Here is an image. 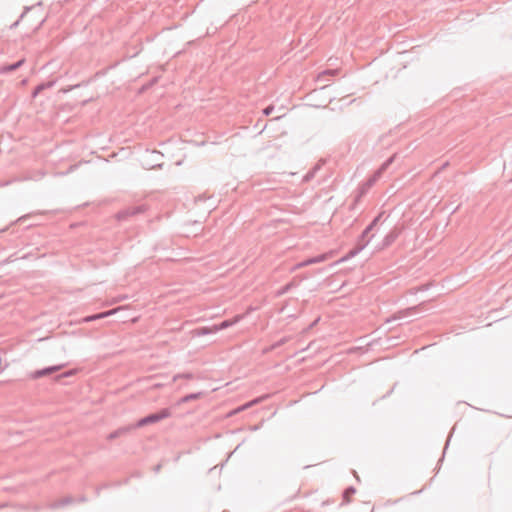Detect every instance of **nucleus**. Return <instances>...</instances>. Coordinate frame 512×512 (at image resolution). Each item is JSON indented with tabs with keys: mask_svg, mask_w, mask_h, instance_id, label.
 Wrapping results in <instances>:
<instances>
[{
	"mask_svg": "<svg viewBox=\"0 0 512 512\" xmlns=\"http://www.w3.org/2000/svg\"><path fill=\"white\" fill-rule=\"evenodd\" d=\"M395 157L396 155H393L390 158H388L365 182H363L359 186L356 200H359L361 197H363L370 190V188L381 178L382 174L393 163Z\"/></svg>",
	"mask_w": 512,
	"mask_h": 512,
	"instance_id": "nucleus-1",
	"label": "nucleus"
},
{
	"mask_svg": "<svg viewBox=\"0 0 512 512\" xmlns=\"http://www.w3.org/2000/svg\"><path fill=\"white\" fill-rule=\"evenodd\" d=\"M171 416V411L168 408H163L160 411L156 413L149 414L141 419H139L135 424H133V427L141 428L150 424L157 423L161 420H164L166 418H169Z\"/></svg>",
	"mask_w": 512,
	"mask_h": 512,
	"instance_id": "nucleus-2",
	"label": "nucleus"
},
{
	"mask_svg": "<svg viewBox=\"0 0 512 512\" xmlns=\"http://www.w3.org/2000/svg\"><path fill=\"white\" fill-rule=\"evenodd\" d=\"M145 211L144 205L128 207L118 213L119 220H126L129 217L135 216L137 214L143 213Z\"/></svg>",
	"mask_w": 512,
	"mask_h": 512,
	"instance_id": "nucleus-3",
	"label": "nucleus"
},
{
	"mask_svg": "<svg viewBox=\"0 0 512 512\" xmlns=\"http://www.w3.org/2000/svg\"><path fill=\"white\" fill-rule=\"evenodd\" d=\"M382 214H379L377 217H375L373 219V221L364 229V231L361 233V235L359 236L358 238V241L359 243H363L364 241L366 240H369L371 239V237H369V233L373 230V228L377 225L378 221L380 220Z\"/></svg>",
	"mask_w": 512,
	"mask_h": 512,
	"instance_id": "nucleus-4",
	"label": "nucleus"
},
{
	"mask_svg": "<svg viewBox=\"0 0 512 512\" xmlns=\"http://www.w3.org/2000/svg\"><path fill=\"white\" fill-rule=\"evenodd\" d=\"M242 318H243L242 315H236L232 319H227V320L222 321L219 324H215L214 325V331L218 332V331L227 329V328L235 325L236 323H238Z\"/></svg>",
	"mask_w": 512,
	"mask_h": 512,
	"instance_id": "nucleus-5",
	"label": "nucleus"
},
{
	"mask_svg": "<svg viewBox=\"0 0 512 512\" xmlns=\"http://www.w3.org/2000/svg\"><path fill=\"white\" fill-rule=\"evenodd\" d=\"M62 367H63V365H55V366H50V367H46V368L37 370L34 372L33 378L38 379V378H41L44 376L51 375L54 372L59 371Z\"/></svg>",
	"mask_w": 512,
	"mask_h": 512,
	"instance_id": "nucleus-6",
	"label": "nucleus"
},
{
	"mask_svg": "<svg viewBox=\"0 0 512 512\" xmlns=\"http://www.w3.org/2000/svg\"><path fill=\"white\" fill-rule=\"evenodd\" d=\"M368 243H369V240H366V241H364L363 243H359V242H357L356 246H355L352 250H350V251L347 253V255H346V256L342 257V258L340 259V261H339V262H344V261H346V260L350 259L351 257H354V256H355V255H357L360 251H362V250L367 246V244H368Z\"/></svg>",
	"mask_w": 512,
	"mask_h": 512,
	"instance_id": "nucleus-7",
	"label": "nucleus"
},
{
	"mask_svg": "<svg viewBox=\"0 0 512 512\" xmlns=\"http://www.w3.org/2000/svg\"><path fill=\"white\" fill-rule=\"evenodd\" d=\"M133 429H135L133 427V424L132 425H128V426H124V427H121L115 431H113L112 433H110L108 435V439L109 440H114L120 436H123V435H126L128 434L130 431H132Z\"/></svg>",
	"mask_w": 512,
	"mask_h": 512,
	"instance_id": "nucleus-8",
	"label": "nucleus"
},
{
	"mask_svg": "<svg viewBox=\"0 0 512 512\" xmlns=\"http://www.w3.org/2000/svg\"><path fill=\"white\" fill-rule=\"evenodd\" d=\"M75 502V498L74 497H71V496H66V497H63L61 499H58L54 502H52L50 504V507L52 509H57V508H60V507H63V506H66V505H69V504H72Z\"/></svg>",
	"mask_w": 512,
	"mask_h": 512,
	"instance_id": "nucleus-9",
	"label": "nucleus"
},
{
	"mask_svg": "<svg viewBox=\"0 0 512 512\" xmlns=\"http://www.w3.org/2000/svg\"><path fill=\"white\" fill-rule=\"evenodd\" d=\"M399 236V231L397 229L391 230L383 239L382 247L386 248L390 246Z\"/></svg>",
	"mask_w": 512,
	"mask_h": 512,
	"instance_id": "nucleus-10",
	"label": "nucleus"
},
{
	"mask_svg": "<svg viewBox=\"0 0 512 512\" xmlns=\"http://www.w3.org/2000/svg\"><path fill=\"white\" fill-rule=\"evenodd\" d=\"M24 62H25V59H20L19 61L15 62V63L4 65L1 67L0 73H10V72L16 71L24 64Z\"/></svg>",
	"mask_w": 512,
	"mask_h": 512,
	"instance_id": "nucleus-11",
	"label": "nucleus"
},
{
	"mask_svg": "<svg viewBox=\"0 0 512 512\" xmlns=\"http://www.w3.org/2000/svg\"><path fill=\"white\" fill-rule=\"evenodd\" d=\"M324 163V160H320L311 170L307 172V174L304 176V181H310L313 179L317 171L322 167Z\"/></svg>",
	"mask_w": 512,
	"mask_h": 512,
	"instance_id": "nucleus-12",
	"label": "nucleus"
},
{
	"mask_svg": "<svg viewBox=\"0 0 512 512\" xmlns=\"http://www.w3.org/2000/svg\"><path fill=\"white\" fill-rule=\"evenodd\" d=\"M195 332V335L197 336H203V335H208V334H211V333H216V331H214V325L212 327H199V328H196L194 330Z\"/></svg>",
	"mask_w": 512,
	"mask_h": 512,
	"instance_id": "nucleus-13",
	"label": "nucleus"
},
{
	"mask_svg": "<svg viewBox=\"0 0 512 512\" xmlns=\"http://www.w3.org/2000/svg\"><path fill=\"white\" fill-rule=\"evenodd\" d=\"M355 492L356 489L353 486L347 487L343 492V501L349 503L351 496L354 495Z\"/></svg>",
	"mask_w": 512,
	"mask_h": 512,
	"instance_id": "nucleus-14",
	"label": "nucleus"
},
{
	"mask_svg": "<svg viewBox=\"0 0 512 512\" xmlns=\"http://www.w3.org/2000/svg\"><path fill=\"white\" fill-rule=\"evenodd\" d=\"M337 72V69L325 70L318 75V81H325L327 80L328 76H334L337 74Z\"/></svg>",
	"mask_w": 512,
	"mask_h": 512,
	"instance_id": "nucleus-15",
	"label": "nucleus"
},
{
	"mask_svg": "<svg viewBox=\"0 0 512 512\" xmlns=\"http://www.w3.org/2000/svg\"><path fill=\"white\" fill-rule=\"evenodd\" d=\"M330 256H331L330 253H323V254H320L318 256L311 257V258H312L313 264H317V263H321V262L326 261L327 259L330 258Z\"/></svg>",
	"mask_w": 512,
	"mask_h": 512,
	"instance_id": "nucleus-16",
	"label": "nucleus"
},
{
	"mask_svg": "<svg viewBox=\"0 0 512 512\" xmlns=\"http://www.w3.org/2000/svg\"><path fill=\"white\" fill-rule=\"evenodd\" d=\"M418 310H419L418 306H413V307H409V308L401 311L400 313L402 314L403 317H406V316H410V315L417 313Z\"/></svg>",
	"mask_w": 512,
	"mask_h": 512,
	"instance_id": "nucleus-17",
	"label": "nucleus"
},
{
	"mask_svg": "<svg viewBox=\"0 0 512 512\" xmlns=\"http://www.w3.org/2000/svg\"><path fill=\"white\" fill-rule=\"evenodd\" d=\"M200 396H201V393H191V394H188V395L184 396L181 401L183 403H186V402H189V401H192V400L199 399Z\"/></svg>",
	"mask_w": 512,
	"mask_h": 512,
	"instance_id": "nucleus-18",
	"label": "nucleus"
},
{
	"mask_svg": "<svg viewBox=\"0 0 512 512\" xmlns=\"http://www.w3.org/2000/svg\"><path fill=\"white\" fill-rule=\"evenodd\" d=\"M313 262H312V258H308L304 261H301L299 263H297L295 266H294V270L296 269H300V268H303V267H306V266H309V265H312Z\"/></svg>",
	"mask_w": 512,
	"mask_h": 512,
	"instance_id": "nucleus-19",
	"label": "nucleus"
},
{
	"mask_svg": "<svg viewBox=\"0 0 512 512\" xmlns=\"http://www.w3.org/2000/svg\"><path fill=\"white\" fill-rule=\"evenodd\" d=\"M118 309H112V310H109V311H105V312H98L97 314V317H98V320L99 319H102V318H106L114 313L117 312Z\"/></svg>",
	"mask_w": 512,
	"mask_h": 512,
	"instance_id": "nucleus-20",
	"label": "nucleus"
},
{
	"mask_svg": "<svg viewBox=\"0 0 512 512\" xmlns=\"http://www.w3.org/2000/svg\"><path fill=\"white\" fill-rule=\"evenodd\" d=\"M293 286H294V283L290 282V283L286 284L285 286H283L279 293L280 294L287 293Z\"/></svg>",
	"mask_w": 512,
	"mask_h": 512,
	"instance_id": "nucleus-21",
	"label": "nucleus"
},
{
	"mask_svg": "<svg viewBox=\"0 0 512 512\" xmlns=\"http://www.w3.org/2000/svg\"><path fill=\"white\" fill-rule=\"evenodd\" d=\"M40 86V89L45 90L46 88H50L53 86V82H48V83H42V84H39Z\"/></svg>",
	"mask_w": 512,
	"mask_h": 512,
	"instance_id": "nucleus-22",
	"label": "nucleus"
},
{
	"mask_svg": "<svg viewBox=\"0 0 512 512\" xmlns=\"http://www.w3.org/2000/svg\"><path fill=\"white\" fill-rule=\"evenodd\" d=\"M42 92V89H40V86H36L33 93H32V96L35 98L37 97L38 94H40Z\"/></svg>",
	"mask_w": 512,
	"mask_h": 512,
	"instance_id": "nucleus-23",
	"label": "nucleus"
},
{
	"mask_svg": "<svg viewBox=\"0 0 512 512\" xmlns=\"http://www.w3.org/2000/svg\"><path fill=\"white\" fill-rule=\"evenodd\" d=\"M274 110V107L273 106H268L266 107L264 110H263V113L265 115H270L272 113V111Z\"/></svg>",
	"mask_w": 512,
	"mask_h": 512,
	"instance_id": "nucleus-24",
	"label": "nucleus"
},
{
	"mask_svg": "<svg viewBox=\"0 0 512 512\" xmlns=\"http://www.w3.org/2000/svg\"><path fill=\"white\" fill-rule=\"evenodd\" d=\"M74 374L73 371H68V372H65L64 374H62L60 377H69V376H72Z\"/></svg>",
	"mask_w": 512,
	"mask_h": 512,
	"instance_id": "nucleus-25",
	"label": "nucleus"
},
{
	"mask_svg": "<svg viewBox=\"0 0 512 512\" xmlns=\"http://www.w3.org/2000/svg\"><path fill=\"white\" fill-rule=\"evenodd\" d=\"M85 320H86V321L96 320V314H94V315H91V316L87 317Z\"/></svg>",
	"mask_w": 512,
	"mask_h": 512,
	"instance_id": "nucleus-26",
	"label": "nucleus"
},
{
	"mask_svg": "<svg viewBox=\"0 0 512 512\" xmlns=\"http://www.w3.org/2000/svg\"><path fill=\"white\" fill-rule=\"evenodd\" d=\"M160 469H161V465H160V464H158L157 466H155L154 471H155L156 473H158V472L160 471Z\"/></svg>",
	"mask_w": 512,
	"mask_h": 512,
	"instance_id": "nucleus-27",
	"label": "nucleus"
},
{
	"mask_svg": "<svg viewBox=\"0 0 512 512\" xmlns=\"http://www.w3.org/2000/svg\"><path fill=\"white\" fill-rule=\"evenodd\" d=\"M283 343H284V340H281V341H279L278 343H276V344L274 345V347H279V346H280V345H282Z\"/></svg>",
	"mask_w": 512,
	"mask_h": 512,
	"instance_id": "nucleus-28",
	"label": "nucleus"
},
{
	"mask_svg": "<svg viewBox=\"0 0 512 512\" xmlns=\"http://www.w3.org/2000/svg\"><path fill=\"white\" fill-rule=\"evenodd\" d=\"M251 405H252V403H249V404H247V405H245V406H243V407L239 408V409H238V411H240V410H244L246 407L251 406Z\"/></svg>",
	"mask_w": 512,
	"mask_h": 512,
	"instance_id": "nucleus-29",
	"label": "nucleus"
}]
</instances>
